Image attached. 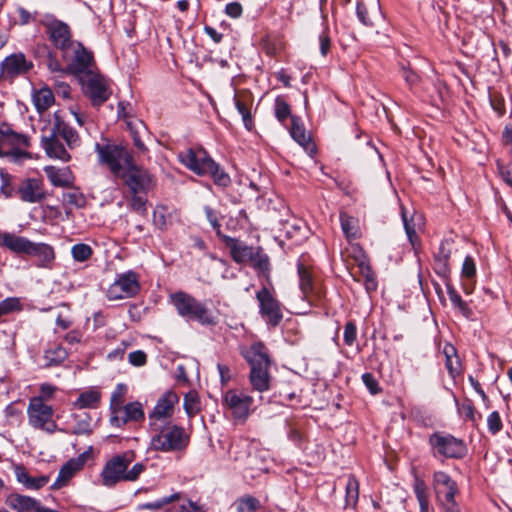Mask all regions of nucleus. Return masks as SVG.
<instances>
[{
  "label": "nucleus",
  "instance_id": "obj_1",
  "mask_svg": "<svg viewBox=\"0 0 512 512\" xmlns=\"http://www.w3.org/2000/svg\"><path fill=\"white\" fill-rule=\"evenodd\" d=\"M133 451H126L112 457L106 462L101 472V481L104 486L112 487L119 482H134L146 470V464L135 460Z\"/></svg>",
  "mask_w": 512,
  "mask_h": 512
},
{
  "label": "nucleus",
  "instance_id": "obj_2",
  "mask_svg": "<svg viewBox=\"0 0 512 512\" xmlns=\"http://www.w3.org/2000/svg\"><path fill=\"white\" fill-rule=\"evenodd\" d=\"M243 357L250 365L249 383L253 391L263 393L271 387V365L267 349L262 343H254L242 351Z\"/></svg>",
  "mask_w": 512,
  "mask_h": 512
},
{
  "label": "nucleus",
  "instance_id": "obj_3",
  "mask_svg": "<svg viewBox=\"0 0 512 512\" xmlns=\"http://www.w3.org/2000/svg\"><path fill=\"white\" fill-rule=\"evenodd\" d=\"M154 434L151 437L150 448L155 451L170 452L185 448L188 436L182 427L172 423L150 426Z\"/></svg>",
  "mask_w": 512,
  "mask_h": 512
},
{
  "label": "nucleus",
  "instance_id": "obj_4",
  "mask_svg": "<svg viewBox=\"0 0 512 512\" xmlns=\"http://www.w3.org/2000/svg\"><path fill=\"white\" fill-rule=\"evenodd\" d=\"M95 151L99 163L106 165L115 177L120 176L133 160L132 155L124 147L111 143H96Z\"/></svg>",
  "mask_w": 512,
  "mask_h": 512
},
{
  "label": "nucleus",
  "instance_id": "obj_5",
  "mask_svg": "<svg viewBox=\"0 0 512 512\" xmlns=\"http://www.w3.org/2000/svg\"><path fill=\"white\" fill-rule=\"evenodd\" d=\"M53 121L48 120L41 128V142L46 154L50 158L59 159L67 162L70 160V154L59 140L57 131L61 127V117L58 112L53 115Z\"/></svg>",
  "mask_w": 512,
  "mask_h": 512
},
{
  "label": "nucleus",
  "instance_id": "obj_6",
  "mask_svg": "<svg viewBox=\"0 0 512 512\" xmlns=\"http://www.w3.org/2000/svg\"><path fill=\"white\" fill-rule=\"evenodd\" d=\"M170 301L182 317L188 320H196L202 324L214 323L212 315L204 305L192 296L184 292H177L170 296Z\"/></svg>",
  "mask_w": 512,
  "mask_h": 512
},
{
  "label": "nucleus",
  "instance_id": "obj_7",
  "mask_svg": "<svg viewBox=\"0 0 512 512\" xmlns=\"http://www.w3.org/2000/svg\"><path fill=\"white\" fill-rule=\"evenodd\" d=\"M28 146L29 139L25 135L13 132L8 126L0 127V157L16 162L28 156L24 150Z\"/></svg>",
  "mask_w": 512,
  "mask_h": 512
},
{
  "label": "nucleus",
  "instance_id": "obj_8",
  "mask_svg": "<svg viewBox=\"0 0 512 512\" xmlns=\"http://www.w3.org/2000/svg\"><path fill=\"white\" fill-rule=\"evenodd\" d=\"M84 93L94 105H100L108 100L112 91L109 81L96 71H88L79 76Z\"/></svg>",
  "mask_w": 512,
  "mask_h": 512
},
{
  "label": "nucleus",
  "instance_id": "obj_9",
  "mask_svg": "<svg viewBox=\"0 0 512 512\" xmlns=\"http://www.w3.org/2000/svg\"><path fill=\"white\" fill-rule=\"evenodd\" d=\"M53 413V408L43 402V397L35 396L30 399L27 414L32 427L53 433L57 429V425L52 421Z\"/></svg>",
  "mask_w": 512,
  "mask_h": 512
},
{
  "label": "nucleus",
  "instance_id": "obj_10",
  "mask_svg": "<svg viewBox=\"0 0 512 512\" xmlns=\"http://www.w3.org/2000/svg\"><path fill=\"white\" fill-rule=\"evenodd\" d=\"M139 289L140 284L136 273L128 271L117 276L107 288L106 296L110 301L127 299L135 296Z\"/></svg>",
  "mask_w": 512,
  "mask_h": 512
},
{
  "label": "nucleus",
  "instance_id": "obj_11",
  "mask_svg": "<svg viewBox=\"0 0 512 512\" xmlns=\"http://www.w3.org/2000/svg\"><path fill=\"white\" fill-rule=\"evenodd\" d=\"M224 406L230 411L234 419L245 422L251 412L252 396L239 389L228 390L223 398Z\"/></svg>",
  "mask_w": 512,
  "mask_h": 512
},
{
  "label": "nucleus",
  "instance_id": "obj_12",
  "mask_svg": "<svg viewBox=\"0 0 512 512\" xmlns=\"http://www.w3.org/2000/svg\"><path fill=\"white\" fill-rule=\"evenodd\" d=\"M118 177L124 180L133 194L148 191L154 186L153 176L147 170L137 166L134 160L131 161V164H129Z\"/></svg>",
  "mask_w": 512,
  "mask_h": 512
},
{
  "label": "nucleus",
  "instance_id": "obj_13",
  "mask_svg": "<svg viewBox=\"0 0 512 512\" xmlns=\"http://www.w3.org/2000/svg\"><path fill=\"white\" fill-rule=\"evenodd\" d=\"M178 159L189 170L201 176L207 175L208 170L214 167V160L202 148H187L178 153Z\"/></svg>",
  "mask_w": 512,
  "mask_h": 512
},
{
  "label": "nucleus",
  "instance_id": "obj_14",
  "mask_svg": "<svg viewBox=\"0 0 512 512\" xmlns=\"http://www.w3.org/2000/svg\"><path fill=\"white\" fill-rule=\"evenodd\" d=\"M179 401L178 395L173 391H167L157 401L153 411L149 414L150 426H159L169 423L168 419L174 413V406Z\"/></svg>",
  "mask_w": 512,
  "mask_h": 512
},
{
  "label": "nucleus",
  "instance_id": "obj_15",
  "mask_svg": "<svg viewBox=\"0 0 512 512\" xmlns=\"http://www.w3.org/2000/svg\"><path fill=\"white\" fill-rule=\"evenodd\" d=\"M68 50L67 54H63V58L69 63L74 72L80 76L85 72L94 71L92 69L93 56L81 43L75 42Z\"/></svg>",
  "mask_w": 512,
  "mask_h": 512
},
{
  "label": "nucleus",
  "instance_id": "obj_16",
  "mask_svg": "<svg viewBox=\"0 0 512 512\" xmlns=\"http://www.w3.org/2000/svg\"><path fill=\"white\" fill-rule=\"evenodd\" d=\"M430 443L439 454L446 457L457 458L465 453L463 442L451 435L434 434Z\"/></svg>",
  "mask_w": 512,
  "mask_h": 512
},
{
  "label": "nucleus",
  "instance_id": "obj_17",
  "mask_svg": "<svg viewBox=\"0 0 512 512\" xmlns=\"http://www.w3.org/2000/svg\"><path fill=\"white\" fill-rule=\"evenodd\" d=\"M256 298L260 304V313L266 318V321L272 326H276L282 319L279 302L272 296V294L263 288L256 294Z\"/></svg>",
  "mask_w": 512,
  "mask_h": 512
},
{
  "label": "nucleus",
  "instance_id": "obj_18",
  "mask_svg": "<svg viewBox=\"0 0 512 512\" xmlns=\"http://www.w3.org/2000/svg\"><path fill=\"white\" fill-rule=\"evenodd\" d=\"M46 27L50 39L55 46L62 51V55L67 54L69 52L68 49L75 43L71 39L69 26L62 21L51 20L47 23Z\"/></svg>",
  "mask_w": 512,
  "mask_h": 512
},
{
  "label": "nucleus",
  "instance_id": "obj_19",
  "mask_svg": "<svg viewBox=\"0 0 512 512\" xmlns=\"http://www.w3.org/2000/svg\"><path fill=\"white\" fill-rule=\"evenodd\" d=\"M144 418L142 406L138 402L120 405L114 408L110 422L113 426L121 427L129 421H138Z\"/></svg>",
  "mask_w": 512,
  "mask_h": 512
},
{
  "label": "nucleus",
  "instance_id": "obj_20",
  "mask_svg": "<svg viewBox=\"0 0 512 512\" xmlns=\"http://www.w3.org/2000/svg\"><path fill=\"white\" fill-rule=\"evenodd\" d=\"M33 67L31 61H28L24 54L15 53L6 57L1 62V73L4 77H15L26 73Z\"/></svg>",
  "mask_w": 512,
  "mask_h": 512
},
{
  "label": "nucleus",
  "instance_id": "obj_21",
  "mask_svg": "<svg viewBox=\"0 0 512 512\" xmlns=\"http://www.w3.org/2000/svg\"><path fill=\"white\" fill-rule=\"evenodd\" d=\"M434 490L438 501L455 498L458 493L457 484L444 472H436L433 478Z\"/></svg>",
  "mask_w": 512,
  "mask_h": 512
},
{
  "label": "nucleus",
  "instance_id": "obj_22",
  "mask_svg": "<svg viewBox=\"0 0 512 512\" xmlns=\"http://www.w3.org/2000/svg\"><path fill=\"white\" fill-rule=\"evenodd\" d=\"M87 456L85 453L76 458L70 459L60 469L56 481L52 484V489H60L66 486L69 480L80 471L86 462Z\"/></svg>",
  "mask_w": 512,
  "mask_h": 512
},
{
  "label": "nucleus",
  "instance_id": "obj_23",
  "mask_svg": "<svg viewBox=\"0 0 512 512\" xmlns=\"http://www.w3.org/2000/svg\"><path fill=\"white\" fill-rule=\"evenodd\" d=\"M34 242L28 238L15 235L13 233H0V246H3L17 254L29 256Z\"/></svg>",
  "mask_w": 512,
  "mask_h": 512
},
{
  "label": "nucleus",
  "instance_id": "obj_24",
  "mask_svg": "<svg viewBox=\"0 0 512 512\" xmlns=\"http://www.w3.org/2000/svg\"><path fill=\"white\" fill-rule=\"evenodd\" d=\"M226 246L230 250V255L233 260L237 263H249L250 259L255 253L254 247L247 246L243 242H240L234 238L224 236Z\"/></svg>",
  "mask_w": 512,
  "mask_h": 512
},
{
  "label": "nucleus",
  "instance_id": "obj_25",
  "mask_svg": "<svg viewBox=\"0 0 512 512\" xmlns=\"http://www.w3.org/2000/svg\"><path fill=\"white\" fill-rule=\"evenodd\" d=\"M9 506L17 512H57L42 507L35 499L23 495H12L9 498Z\"/></svg>",
  "mask_w": 512,
  "mask_h": 512
},
{
  "label": "nucleus",
  "instance_id": "obj_26",
  "mask_svg": "<svg viewBox=\"0 0 512 512\" xmlns=\"http://www.w3.org/2000/svg\"><path fill=\"white\" fill-rule=\"evenodd\" d=\"M19 194L21 199L28 203L40 202L45 197L42 184L37 179L26 180L19 188Z\"/></svg>",
  "mask_w": 512,
  "mask_h": 512
},
{
  "label": "nucleus",
  "instance_id": "obj_27",
  "mask_svg": "<svg viewBox=\"0 0 512 512\" xmlns=\"http://www.w3.org/2000/svg\"><path fill=\"white\" fill-rule=\"evenodd\" d=\"M14 474L19 483L23 484L27 489L31 490H38L49 482L48 476H31L27 469L21 465L14 467Z\"/></svg>",
  "mask_w": 512,
  "mask_h": 512
},
{
  "label": "nucleus",
  "instance_id": "obj_28",
  "mask_svg": "<svg viewBox=\"0 0 512 512\" xmlns=\"http://www.w3.org/2000/svg\"><path fill=\"white\" fill-rule=\"evenodd\" d=\"M44 171L52 185L57 187H68L73 184L74 176L68 167L57 168L46 166Z\"/></svg>",
  "mask_w": 512,
  "mask_h": 512
},
{
  "label": "nucleus",
  "instance_id": "obj_29",
  "mask_svg": "<svg viewBox=\"0 0 512 512\" xmlns=\"http://www.w3.org/2000/svg\"><path fill=\"white\" fill-rule=\"evenodd\" d=\"M38 258V266L42 268H50L55 260V252L52 246L46 243H35L31 249V254Z\"/></svg>",
  "mask_w": 512,
  "mask_h": 512
},
{
  "label": "nucleus",
  "instance_id": "obj_30",
  "mask_svg": "<svg viewBox=\"0 0 512 512\" xmlns=\"http://www.w3.org/2000/svg\"><path fill=\"white\" fill-rule=\"evenodd\" d=\"M32 100L37 111L43 113L53 105L55 97L52 90L45 85L33 90Z\"/></svg>",
  "mask_w": 512,
  "mask_h": 512
},
{
  "label": "nucleus",
  "instance_id": "obj_31",
  "mask_svg": "<svg viewBox=\"0 0 512 512\" xmlns=\"http://www.w3.org/2000/svg\"><path fill=\"white\" fill-rule=\"evenodd\" d=\"M101 400V394L98 390L90 389L80 393L77 400L73 402L76 409H95Z\"/></svg>",
  "mask_w": 512,
  "mask_h": 512
},
{
  "label": "nucleus",
  "instance_id": "obj_32",
  "mask_svg": "<svg viewBox=\"0 0 512 512\" xmlns=\"http://www.w3.org/2000/svg\"><path fill=\"white\" fill-rule=\"evenodd\" d=\"M476 274V266L473 258L471 256H467L464 259L461 276L463 279V289L466 294H470L473 291V279Z\"/></svg>",
  "mask_w": 512,
  "mask_h": 512
},
{
  "label": "nucleus",
  "instance_id": "obj_33",
  "mask_svg": "<svg viewBox=\"0 0 512 512\" xmlns=\"http://www.w3.org/2000/svg\"><path fill=\"white\" fill-rule=\"evenodd\" d=\"M443 353L445 355V364L446 368L449 371L451 376L458 375L460 373V360L456 354V349L451 344H446L443 348Z\"/></svg>",
  "mask_w": 512,
  "mask_h": 512
},
{
  "label": "nucleus",
  "instance_id": "obj_34",
  "mask_svg": "<svg viewBox=\"0 0 512 512\" xmlns=\"http://www.w3.org/2000/svg\"><path fill=\"white\" fill-rule=\"evenodd\" d=\"M67 357L66 350L61 346H55L53 348H49L45 351L44 354V366L52 367L57 366L62 363Z\"/></svg>",
  "mask_w": 512,
  "mask_h": 512
},
{
  "label": "nucleus",
  "instance_id": "obj_35",
  "mask_svg": "<svg viewBox=\"0 0 512 512\" xmlns=\"http://www.w3.org/2000/svg\"><path fill=\"white\" fill-rule=\"evenodd\" d=\"M414 493L419 502L420 512H429L428 491L425 483L416 478L414 482Z\"/></svg>",
  "mask_w": 512,
  "mask_h": 512
},
{
  "label": "nucleus",
  "instance_id": "obj_36",
  "mask_svg": "<svg viewBox=\"0 0 512 512\" xmlns=\"http://www.w3.org/2000/svg\"><path fill=\"white\" fill-rule=\"evenodd\" d=\"M291 136L305 149L313 150L309 135L306 134L303 126L299 125L294 118H292Z\"/></svg>",
  "mask_w": 512,
  "mask_h": 512
},
{
  "label": "nucleus",
  "instance_id": "obj_37",
  "mask_svg": "<svg viewBox=\"0 0 512 512\" xmlns=\"http://www.w3.org/2000/svg\"><path fill=\"white\" fill-rule=\"evenodd\" d=\"M57 133L62 136L69 148L72 149L80 145V137L78 133L73 128L67 126L62 120L61 127Z\"/></svg>",
  "mask_w": 512,
  "mask_h": 512
},
{
  "label": "nucleus",
  "instance_id": "obj_38",
  "mask_svg": "<svg viewBox=\"0 0 512 512\" xmlns=\"http://www.w3.org/2000/svg\"><path fill=\"white\" fill-rule=\"evenodd\" d=\"M171 212L168 211L167 207L159 205L153 211V223L159 229L167 228L170 224Z\"/></svg>",
  "mask_w": 512,
  "mask_h": 512
},
{
  "label": "nucleus",
  "instance_id": "obj_39",
  "mask_svg": "<svg viewBox=\"0 0 512 512\" xmlns=\"http://www.w3.org/2000/svg\"><path fill=\"white\" fill-rule=\"evenodd\" d=\"M447 293L452 305L458 308L459 311L465 316L469 317L471 310L468 305L462 300L461 296L456 292L453 286L447 284Z\"/></svg>",
  "mask_w": 512,
  "mask_h": 512
},
{
  "label": "nucleus",
  "instance_id": "obj_40",
  "mask_svg": "<svg viewBox=\"0 0 512 512\" xmlns=\"http://www.w3.org/2000/svg\"><path fill=\"white\" fill-rule=\"evenodd\" d=\"M128 127H129V130H130V133H131V136H132L133 143H134L135 147L140 152H146L147 148H146L144 142L141 139V130H143V131L145 130L144 124L141 121H138L135 124L129 122L128 123Z\"/></svg>",
  "mask_w": 512,
  "mask_h": 512
},
{
  "label": "nucleus",
  "instance_id": "obj_41",
  "mask_svg": "<svg viewBox=\"0 0 512 512\" xmlns=\"http://www.w3.org/2000/svg\"><path fill=\"white\" fill-rule=\"evenodd\" d=\"M298 273L300 278V289L304 297H308L309 293L312 291V276L303 264L298 265Z\"/></svg>",
  "mask_w": 512,
  "mask_h": 512
},
{
  "label": "nucleus",
  "instance_id": "obj_42",
  "mask_svg": "<svg viewBox=\"0 0 512 512\" xmlns=\"http://www.w3.org/2000/svg\"><path fill=\"white\" fill-rule=\"evenodd\" d=\"M359 496V482L354 476H349L346 484V503L355 505Z\"/></svg>",
  "mask_w": 512,
  "mask_h": 512
},
{
  "label": "nucleus",
  "instance_id": "obj_43",
  "mask_svg": "<svg viewBox=\"0 0 512 512\" xmlns=\"http://www.w3.org/2000/svg\"><path fill=\"white\" fill-rule=\"evenodd\" d=\"M340 222L342 231L348 239H355L357 237V228L353 217L342 213L340 215Z\"/></svg>",
  "mask_w": 512,
  "mask_h": 512
},
{
  "label": "nucleus",
  "instance_id": "obj_44",
  "mask_svg": "<svg viewBox=\"0 0 512 512\" xmlns=\"http://www.w3.org/2000/svg\"><path fill=\"white\" fill-rule=\"evenodd\" d=\"M62 200L66 205L76 208L83 207L86 202L84 195L77 190L63 193Z\"/></svg>",
  "mask_w": 512,
  "mask_h": 512
},
{
  "label": "nucleus",
  "instance_id": "obj_45",
  "mask_svg": "<svg viewBox=\"0 0 512 512\" xmlns=\"http://www.w3.org/2000/svg\"><path fill=\"white\" fill-rule=\"evenodd\" d=\"M179 498H180V494L175 493L170 496L155 500L153 502H148V503L142 504L139 506V509L159 510V509L163 508L164 506L178 500Z\"/></svg>",
  "mask_w": 512,
  "mask_h": 512
},
{
  "label": "nucleus",
  "instance_id": "obj_46",
  "mask_svg": "<svg viewBox=\"0 0 512 512\" xmlns=\"http://www.w3.org/2000/svg\"><path fill=\"white\" fill-rule=\"evenodd\" d=\"M73 259L78 262L88 260L92 255V248L84 243L75 244L71 248Z\"/></svg>",
  "mask_w": 512,
  "mask_h": 512
},
{
  "label": "nucleus",
  "instance_id": "obj_47",
  "mask_svg": "<svg viewBox=\"0 0 512 512\" xmlns=\"http://www.w3.org/2000/svg\"><path fill=\"white\" fill-rule=\"evenodd\" d=\"M250 265L253 266L255 269L265 272L268 270L269 267V260L267 255L262 253L260 248L255 249V253H253L252 258L249 261Z\"/></svg>",
  "mask_w": 512,
  "mask_h": 512
},
{
  "label": "nucleus",
  "instance_id": "obj_48",
  "mask_svg": "<svg viewBox=\"0 0 512 512\" xmlns=\"http://www.w3.org/2000/svg\"><path fill=\"white\" fill-rule=\"evenodd\" d=\"M259 508V501L253 497L242 498L237 502L238 512H256Z\"/></svg>",
  "mask_w": 512,
  "mask_h": 512
},
{
  "label": "nucleus",
  "instance_id": "obj_49",
  "mask_svg": "<svg viewBox=\"0 0 512 512\" xmlns=\"http://www.w3.org/2000/svg\"><path fill=\"white\" fill-rule=\"evenodd\" d=\"M235 106H236L238 112L242 116V120H243L245 127L248 130H251L253 127V121L251 118L250 111H249L248 107L246 106L245 102L242 101L240 98L236 97L235 98Z\"/></svg>",
  "mask_w": 512,
  "mask_h": 512
},
{
  "label": "nucleus",
  "instance_id": "obj_50",
  "mask_svg": "<svg viewBox=\"0 0 512 512\" xmlns=\"http://www.w3.org/2000/svg\"><path fill=\"white\" fill-rule=\"evenodd\" d=\"M213 179L214 182L219 186H227L230 182L229 176L219 168V166L214 162V167L208 170V174Z\"/></svg>",
  "mask_w": 512,
  "mask_h": 512
},
{
  "label": "nucleus",
  "instance_id": "obj_51",
  "mask_svg": "<svg viewBox=\"0 0 512 512\" xmlns=\"http://www.w3.org/2000/svg\"><path fill=\"white\" fill-rule=\"evenodd\" d=\"M450 254H451V251H450V248H449V243L448 242H442L440 247H439V252L437 253L436 257H435V260H436V263L438 265V267L442 268V269H446V266H447V261L450 257Z\"/></svg>",
  "mask_w": 512,
  "mask_h": 512
},
{
  "label": "nucleus",
  "instance_id": "obj_52",
  "mask_svg": "<svg viewBox=\"0 0 512 512\" xmlns=\"http://www.w3.org/2000/svg\"><path fill=\"white\" fill-rule=\"evenodd\" d=\"M275 113L280 121H284L290 115L289 105L282 98H277L275 101Z\"/></svg>",
  "mask_w": 512,
  "mask_h": 512
},
{
  "label": "nucleus",
  "instance_id": "obj_53",
  "mask_svg": "<svg viewBox=\"0 0 512 512\" xmlns=\"http://www.w3.org/2000/svg\"><path fill=\"white\" fill-rule=\"evenodd\" d=\"M126 393V386L119 384L111 396V411L123 404V397Z\"/></svg>",
  "mask_w": 512,
  "mask_h": 512
},
{
  "label": "nucleus",
  "instance_id": "obj_54",
  "mask_svg": "<svg viewBox=\"0 0 512 512\" xmlns=\"http://www.w3.org/2000/svg\"><path fill=\"white\" fill-rule=\"evenodd\" d=\"M0 178H1V186H0L1 194H3L5 197H10L13 192V188L10 184L11 176L4 170H1Z\"/></svg>",
  "mask_w": 512,
  "mask_h": 512
},
{
  "label": "nucleus",
  "instance_id": "obj_55",
  "mask_svg": "<svg viewBox=\"0 0 512 512\" xmlns=\"http://www.w3.org/2000/svg\"><path fill=\"white\" fill-rule=\"evenodd\" d=\"M128 361L131 365L140 367L146 364L147 355L142 350H136L129 353Z\"/></svg>",
  "mask_w": 512,
  "mask_h": 512
},
{
  "label": "nucleus",
  "instance_id": "obj_56",
  "mask_svg": "<svg viewBox=\"0 0 512 512\" xmlns=\"http://www.w3.org/2000/svg\"><path fill=\"white\" fill-rule=\"evenodd\" d=\"M91 432V419L89 416L79 421L72 431V433L76 435H89Z\"/></svg>",
  "mask_w": 512,
  "mask_h": 512
},
{
  "label": "nucleus",
  "instance_id": "obj_57",
  "mask_svg": "<svg viewBox=\"0 0 512 512\" xmlns=\"http://www.w3.org/2000/svg\"><path fill=\"white\" fill-rule=\"evenodd\" d=\"M146 202V199L143 197L137 196V194H133L130 206L138 214L144 215L147 211Z\"/></svg>",
  "mask_w": 512,
  "mask_h": 512
},
{
  "label": "nucleus",
  "instance_id": "obj_58",
  "mask_svg": "<svg viewBox=\"0 0 512 512\" xmlns=\"http://www.w3.org/2000/svg\"><path fill=\"white\" fill-rule=\"evenodd\" d=\"M487 424L489 430L495 434L502 428V423L498 412H492L487 418Z\"/></svg>",
  "mask_w": 512,
  "mask_h": 512
},
{
  "label": "nucleus",
  "instance_id": "obj_59",
  "mask_svg": "<svg viewBox=\"0 0 512 512\" xmlns=\"http://www.w3.org/2000/svg\"><path fill=\"white\" fill-rule=\"evenodd\" d=\"M184 408L189 416H193L198 411V402L194 395L188 394L184 399Z\"/></svg>",
  "mask_w": 512,
  "mask_h": 512
},
{
  "label": "nucleus",
  "instance_id": "obj_60",
  "mask_svg": "<svg viewBox=\"0 0 512 512\" xmlns=\"http://www.w3.org/2000/svg\"><path fill=\"white\" fill-rule=\"evenodd\" d=\"M357 328L352 322H348L344 328V341L347 345H352L356 340Z\"/></svg>",
  "mask_w": 512,
  "mask_h": 512
},
{
  "label": "nucleus",
  "instance_id": "obj_61",
  "mask_svg": "<svg viewBox=\"0 0 512 512\" xmlns=\"http://www.w3.org/2000/svg\"><path fill=\"white\" fill-rule=\"evenodd\" d=\"M19 302L15 298L3 300L0 303V317L18 308Z\"/></svg>",
  "mask_w": 512,
  "mask_h": 512
},
{
  "label": "nucleus",
  "instance_id": "obj_62",
  "mask_svg": "<svg viewBox=\"0 0 512 512\" xmlns=\"http://www.w3.org/2000/svg\"><path fill=\"white\" fill-rule=\"evenodd\" d=\"M362 380L365 386L372 394H377L379 392L378 382L370 373H365L362 376Z\"/></svg>",
  "mask_w": 512,
  "mask_h": 512
},
{
  "label": "nucleus",
  "instance_id": "obj_63",
  "mask_svg": "<svg viewBox=\"0 0 512 512\" xmlns=\"http://www.w3.org/2000/svg\"><path fill=\"white\" fill-rule=\"evenodd\" d=\"M242 6L240 3L238 2H231V3H228L225 7V13L232 17V18H238L241 16L242 14Z\"/></svg>",
  "mask_w": 512,
  "mask_h": 512
},
{
  "label": "nucleus",
  "instance_id": "obj_64",
  "mask_svg": "<svg viewBox=\"0 0 512 512\" xmlns=\"http://www.w3.org/2000/svg\"><path fill=\"white\" fill-rule=\"evenodd\" d=\"M439 503L445 512H461V509L458 503L455 501V498L439 501Z\"/></svg>",
  "mask_w": 512,
  "mask_h": 512
}]
</instances>
